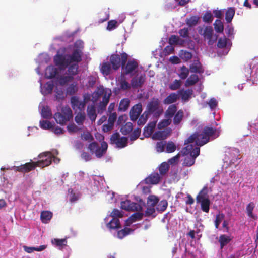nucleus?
Masks as SVG:
<instances>
[{"instance_id":"nucleus-28","label":"nucleus","mask_w":258,"mask_h":258,"mask_svg":"<svg viewBox=\"0 0 258 258\" xmlns=\"http://www.w3.org/2000/svg\"><path fill=\"white\" fill-rule=\"evenodd\" d=\"M192 94V91L189 89L184 90L182 89L178 90V94L180 95L182 100L185 101L188 100Z\"/></svg>"},{"instance_id":"nucleus-1","label":"nucleus","mask_w":258,"mask_h":258,"mask_svg":"<svg viewBox=\"0 0 258 258\" xmlns=\"http://www.w3.org/2000/svg\"><path fill=\"white\" fill-rule=\"evenodd\" d=\"M84 43L81 40H77L74 43V49L70 54H57L54 57L55 64L60 70H64L67 68V74L74 78L79 73L78 63L82 60Z\"/></svg>"},{"instance_id":"nucleus-60","label":"nucleus","mask_w":258,"mask_h":258,"mask_svg":"<svg viewBox=\"0 0 258 258\" xmlns=\"http://www.w3.org/2000/svg\"><path fill=\"white\" fill-rule=\"evenodd\" d=\"M40 126L43 129H51L53 127L52 123L47 120L40 121Z\"/></svg>"},{"instance_id":"nucleus-32","label":"nucleus","mask_w":258,"mask_h":258,"mask_svg":"<svg viewBox=\"0 0 258 258\" xmlns=\"http://www.w3.org/2000/svg\"><path fill=\"white\" fill-rule=\"evenodd\" d=\"M108 228L111 229L120 228V221L117 218H112V219L107 224Z\"/></svg>"},{"instance_id":"nucleus-33","label":"nucleus","mask_w":258,"mask_h":258,"mask_svg":"<svg viewBox=\"0 0 258 258\" xmlns=\"http://www.w3.org/2000/svg\"><path fill=\"white\" fill-rule=\"evenodd\" d=\"M149 116L150 115L145 111L137 119V125L139 126L144 125L146 123Z\"/></svg>"},{"instance_id":"nucleus-52","label":"nucleus","mask_w":258,"mask_h":258,"mask_svg":"<svg viewBox=\"0 0 258 258\" xmlns=\"http://www.w3.org/2000/svg\"><path fill=\"white\" fill-rule=\"evenodd\" d=\"M189 70L188 68H187L185 66H183L180 68L179 76L182 79H185L189 74Z\"/></svg>"},{"instance_id":"nucleus-21","label":"nucleus","mask_w":258,"mask_h":258,"mask_svg":"<svg viewBox=\"0 0 258 258\" xmlns=\"http://www.w3.org/2000/svg\"><path fill=\"white\" fill-rule=\"evenodd\" d=\"M112 69V66L110 62H103L100 64V70L104 76L109 75L111 73Z\"/></svg>"},{"instance_id":"nucleus-41","label":"nucleus","mask_w":258,"mask_h":258,"mask_svg":"<svg viewBox=\"0 0 258 258\" xmlns=\"http://www.w3.org/2000/svg\"><path fill=\"white\" fill-rule=\"evenodd\" d=\"M199 20V17L197 16H193L190 17L189 18H186V23L189 27H191L196 26L198 24Z\"/></svg>"},{"instance_id":"nucleus-31","label":"nucleus","mask_w":258,"mask_h":258,"mask_svg":"<svg viewBox=\"0 0 258 258\" xmlns=\"http://www.w3.org/2000/svg\"><path fill=\"white\" fill-rule=\"evenodd\" d=\"M255 208V204L251 202H250L246 207V213L247 216L252 219H255L256 218V216L253 214V211L254 208Z\"/></svg>"},{"instance_id":"nucleus-37","label":"nucleus","mask_w":258,"mask_h":258,"mask_svg":"<svg viewBox=\"0 0 258 258\" xmlns=\"http://www.w3.org/2000/svg\"><path fill=\"white\" fill-rule=\"evenodd\" d=\"M199 133H195L192 134L190 137L184 141V145H189V143H192L195 142L196 144L199 146V145L197 142L199 139Z\"/></svg>"},{"instance_id":"nucleus-17","label":"nucleus","mask_w":258,"mask_h":258,"mask_svg":"<svg viewBox=\"0 0 258 258\" xmlns=\"http://www.w3.org/2000/svg\"><path fill=\"white\" fill-rule=\"evenodd\" d=\"M189 70L191 73L203 74L204 72V69L199 61V60H195L189 67Z\"/></svg>"},{"instance_id":"nucleus-29","label":"nucleus","mask_w":258,"mask_h":258,"mask_svg":"<svg viewBox=\"0 0 258 258\" xmlns=\"http://www.w3.org/2000/svg\"><path fill=\"white\" fill-rule=\"evenodd\" d=\"M51 242L52 244L58 247L59 249H61L63 247L67 246V240L66 238L57 239L54 238L52 240Z\"/></svg>"},{"instance_id":"nucleus-64","label":"nucleus","mask_w":258,"mask_h":258,"mask_svg":"<svg viewBox=\"0 0 258 258\" xmlns=\"http://www.w3.org/2000/svg\"><path fill=\"white\" fill-rule=\"evenodd\" d=\"M117 27V21L115 20H112L108 22L107 29L111 31Z\"/></svg>"},{"instance_id":"nucleus-4","label":"nucleus","mask_w":258,"mask_h":258,"mask_svg":"<svg viewBox=\"0 0 258 258\" xmlns=\"http://www.w3.org/2000/svg\"><path fill=\"white\" fill-rule=\"evenodd\" d=\"M216 129L212 127L205 126L201 133H199V139L197 142L199 146H202L209 142L210 138H216L218 135H216Z\"/></svg>"},{"instance_id":"nucleus-2","label":"nucleus","mask_w":258,"mask_h":258,"mask_svg":"<svg viewBox=\"0 0 258 258\" xmlns=\"http://www.w3.org/2000/svg\"><path fill=\"white\" fill-rule=\"evenodd\" d=\"M145 111L156 119L163 113V108L161 100L157 97L152 98L147 103Z\"/></svg>"},{"instance_id":"nucleus-14","label":"nucleus","mask_w":258,"mask_h":258,"mask_svg":"<svg viewBox=\"0 0 258 258\" xmlns=\"http://www.w3.org/2000/svg\"><path fill=\"white\" fill-rule=\"evenodd\" d=\"M38 157L41 159L37 161H59L60 159L52 154L50 152H45L40 154Z\"/></svg>"},{"instance_id":"nucleus-35","label":"nucleus","mask_w":258,"mask_h":258,"mask_svg":"<svg viewBox=\"0 0 258 258\" xmlns=\"http://www.w3.org/2000/svg\"><path fill=\"white\" fill-rule=\"evenodd\" d=\"M173 123L174 125H178L182 120L183 118V112L182 110H178L173 116Z\"/></svg>"},{"instance_id":"nucleus-49","label":"nucleus","mask_w":258,"mask_h":258,"mask_svg":"<svg viewBox=\"0 0 258 258\" xmlns=\"http://www.w3.org/2000/svg\"><path fill=\"white\" fill-rule=\"evenodd\" d=\"M133 230L129 228H124L117 232V236L119 239H122L130 234Z\"/></svg>"},{"instance_id":"nucleus-39","label":"nucleus","mask_w":258,"mask_h":258,"mask_svg":"<svg viewBox=\"0 0 258 258\" xmlns=\"http://www.w3.org/2000/svg\"><path fill=\"white\" fill-rule=\"evenodd\" d=\"M86 118L84 112L80 111L75 116V121L78 125H83Z\"/></svg>"},{"instance_id":"nucleus-56","label":"nucleus","mask_w":258,"mask_h":258,"mask_svg":"<svg viewBox=\"0 0 258 258\" xmlns=\"http://www.w3.org/2000/svg\"><path fill=\"white\" fill-rule=\"evenodd\" d=\"M193 146L192 145H187V146L184 147L181 151V154L183 157L186 156H189L191 150Z\"/></svg>"},{"instance_id":"nucleus-48","label":"nucleus","mask_w":258,"mask_h":258,"mask_svg":"<svg viewBox=\"0 0 258 258\" xmlns=\"http://www.w3.org/2000/svg\"><path fill=\"white\" fill-rule=\"evenodd\" d=\"M103 93L104 89L103 88H98L92 94V101L94 102H96L98 99L102 96Z\"/></svg>"},{"instance_id":"nucleus-55","label":"nucleus","mask_w":258,"mask_h":258,"mask_svg":"<svg viewBox=\"0 0 258 258\" xmlns=\"http://www.w3.org/2000/svg\"><path fill=\"white\" fill-rule=\"evenodd\" d=\"M128 139L125 137H122L116 144V146L119 148H122L127 145Z\"/></svg>"},{"instance_id":"nucleus-23","label":"nucleus","mask_w":258,"mask_h":258,"mask_svg":"<svg viewBox=\"0 0 258 258\" xmlns=\"http://www.w3.org/2000/svg\"><path fill=\"white\" fill-rule=\"evenodd\" d=\"M57 73L58 71L57 68L52 66H48L45 70V75L46 78L52 79L54 78Z\"/></svg>"},{"instance_id":"nucleus-59","label":"nucleus","mask_w":258,"mask_h":258,"mask_svg":"<svg viewBox=\"0 0 258 258\" xmlns=\"http://www.w3.org/2000/svg\"><path fill=\"white\" fill-rule=\"evenodd\" d=\"M192 57V54L191 52L187 51L182 50L181 51L180 57L184 61H188Z\"/></svg>"},{"instance_id":"nucleus-9","label":"nucleus","mask_w":258,"mask_h":258,"mask_svg":"<svg viewBox=\"0 0 258 258\" xmlns=\"http://www.w3.org/2000/svg\"><path fill=\"white\" fill-rule=\"evenodd\" d=\"M71 104L72 109L75 111H83L85 108V102L80 101L79 98L76 96L71 97Z\"/></svg>"},{"instance_id":"nucleus-5","label":"nucleus","mask_w":258,"mask_h":258,"mask_svg":"<svg viewBox=\"0 0 258 258\" xmlns=\"http://www.w3.org/2000/svg\"><path fill=\"white\" fill-rule=\"evenodd\" d=\"M128 58V55L123 52L120 56L117 54H112L110 57V63L112 66V69L116 71L119 69L121 66L122 68L125 66Z\"/></svg>"},{"instance_id":"nucleus-16","label":"nucleus","mask_w":258,"mask_h":258,"mask_svg":"<svg viewBox=\"0 0 258 258\" xmlns=\"http://www.w3.org/2000/svg\"><path fill=\"white\" fill-rule=\"evenodd\" d=\"M185 40H184L180 37L175 35H172L169 38L168 43L170 45H179L180 46H184L185 43Z\"/></svg>"},{"instance_id":"nucleus-7","label":"nucleus","mask_w":258,"mask_h":258,"mask_svg":"<svg viewBox=\"0 0 258 258\" xmlns=\"http://www.w3.org/2000/svg\"><path fill=\"white\" fill-rule=\"evenodd\" d=\"M120 205L121 209L127 211H141L142 210V207L140 204L128 200L122 201Z\"/></svg>"},{"instance_id":"nucleus-62","label":"nucleus","mask_w":258,"mask_h":258,"mask_svg":"<svg viewBox=\"0 0 258 258\" xmlns=\"http://www.w3.org/2000/svg\"><path fill=\"white\" fill-rule=\"evenodd\" d=\"M121 137H120V134L116 132L115 133H113L110 138V143L112 144H116L117 142L119 141Z\"/></svg>"},{"instance_id":"nucleus-19","label":"nucleus","mask_w":258,"mask_h":258,"mask_svg":"<svg viewBox=\"0 0 258 258\" xmlns=\"http://www.w3.org/2000/svg\"><path fill=\"white\" fill-rule=\"evenodd\" d=\"M125 74L127 75L132 73L138 67V62L134 60H129L126 63L125 66Z\"/></svg>"},{"instance_id":"nucleus-36","label":"nucleus","mask_w":258,"mask_h":258,"mask_svg":"<svg viewBox=\"0 0 258 258\" xmlns=\"http://www.w3.org/2000/svg\"><path fill=\"white\" fill-rule=\"evenodd\" d=\"M130 101L128 98L121 99L119 105L118 109L121 111H125L129 107Z\"/></svg>"},{"instance_id":"nucleus-12","label":"nucleus","mask_w":258,"mask_h":258,"mask_svg":"<svg viewBox=\"0 0 258 258\" xmlns=\"http://www.w3.org/2000/svg\"><path fill=\"white\" fill-rule=\"evenodd\" d=\"M44 162H26L24 165L16 167L17 170L22 172H28L37 166H40L41 163Z\"/></svg>"},{"instance_id":"nucleus-25","label":"nucleus","mask_w":258,"mask_h":258,"mask_svg":"<svg viewBox=\"0 0 258 258\" xmlns=\"http://www.w3.org/2000/svg\"><path fill=\"white\" fill-rule=\"evenodd\" d=\"M169 162H162L158 166V169L159 171V175L162 177L165 176L168 173L170 165L168 164Z\"/></svg>"},{"instance_id":"nucleus-20","label":"nucleus","mask_w":258,"mask_h":258,"mask_svg":"<svg viewBox=\"0 0 258 258\" xmlns=\"http://www.w3.org/2000/svg\"><path fill=\"white\" fill-rule=\"evenodd\" d=\"M87 114L92 122H94L97 117L96 110L94 104L89 105L87 108Z\"/></svg>"},{"instance_id":"nucleus-38","label":"nucleus","mask_w":258,"mask_h":258,"mask_svg":"<svg viewBox=\"0 0 258 258\" xmlns=\"http://www.w3.org/2000/svg\"><path fill=\"white\" fill-rule=\"evenodd\" d=\"M24 250L29 253L33 252L34 251H41L46 248V245H40L39 247H28L27 246H23Z\"/></svg>"},{"instance_id":"nucleus-54","label":"nucleus","mask_w":258,"mask_h":258,"mask_svg":"<svg viewBox=\"0 0 258 258\" xmlns=\"http://www.w3.org/2000/svg\"><path fill=\"white\" fill-rule=\"evenodd\" d=\"M74 79V77L68 75L67 76H61L59 78V81L61 85H64L69 82H72Z\"/></svg>"},{"instance_id":"nucleus-42","label":"nucleus","mask_w":258,"mask_h":258,"mask_svg":"<svg viewBox=\"0 0 258 258\" xmlns=\"http://www.w3.org/2000/svg\"><path fill=\"white\" fill-rule=\"evenodd\" d=\"M40 217L43 223H47L51 219L52 213L50 211H43L41 212Z\"/></svg>"},{"instance_id":"nucleus-63","label":"nucleus","mask_w":258,"mask_h":258,"mask_svg":"<svg viewBox=\"0 0 258 258\" xmlns=\"http://www.w3.org/2000/svg\"><path fill=\"white\" fill-rule=\"evenodd\" d=\"M176 150L175 144L172 142H168L166 146V150L167 153H172Z\"/></svg>"},{"instance_id":"nucleus-46","label":"nucleus","mask_w":258,"mask_h":258,"mask_svg":"<svg viewBox=\"0 0 258 258\" xmlns=\"http://www.w3.org/2000/svg\"><path fill=\"white\" fill-rule=\"evenodd\" d=\"M167 206L168 202L166 200H161L157 204L156 210L159 212H163L166 209Z\"/></svg>"},{"instance_id":"nucleus-27","label":"nucleus","mask_w":258,"mask_h":258,"mask_svg":"<svg viewBox=\"0 0 258 258\" xmlns=\"http://www.w3.org/2000/svg\"><path fill=\"white\" fill-rule=\"evenodd\" d=\"M178 98V94L175 93H172L164 99L163 103L165 104H170L175 102Z\"/></svg>"},{"instance_id":"nucleus-13","label":"nucleus","mask_w":258,"mask_h":258,"mask_svg":"<svg viewBox=\"0 0 258 258\" xmlns=\"http://www.w3.org/2000/svg\"><path fill=\"white\" fill-rule=\"evenodd\" d=\"M162 177L157 172H152L145 179V182L148 184H157L161 180Z\"/></svg>"},{"instance_id":"nucleus-6","label":"nucleus","mask_w":258,"mask_h":258,"mask_svg":"<svg viewBox=\"0 0 258 258\" xmlns=\"http://www.w3.org/2000/svg\"><path fill=\"white\" fill-rule=\"evenodd\" d=\"M202 29L199 30V33L203 36L205 40L208 41L209 45H213L217 40L218 36L214 34L213 29L211 26H206L202 33Z\"/></svg>"},{"instance_id":"nucleus-43","label":"nucleus","mask_w":258,"mask_h":258,"mask_svg":"<svg viewBox=\"0 0 258 258\" xmlns=\"http://www.w3.org/2000/svg\"><path fill=\"white\" fill-rule=\"evenodd\" d=\"M199 80V77L196 74H191L186 81V86H192Z\"/></svg>"},{"instance_id":"nucleus-40","label":"nucleus","mask_w":258,"mask_h":258,"mask_svg":"<svg viewBox=\"0 0 258 258\" xmlns=\"http://www.w3.org/2000/svg\"><path fill=\"white\" fill-rule=\"evenodd\" d=\"M143 213L141 212H136L133 214L128 218V221H130V223H133L137 221L141 220L142 219L143 217Z\"/></svg>"},{"instance_id":"nucleus-11","label":"nucleus","mask_w":258,"mask_h":258,"mask_svg":"<svg viewBox=\"0 0 258 258\" xmlns=\"http://www.w3.org/2000/svg\"><path fill=\"white\" fill-rule=\"evenodd\" d=\"M225 155L227 157L225 159L229 161H235L240 159L242 156L240 154L239 150L236 148H231L225 151Z\"/></svg>"},{"instance_id":"nucleus-8","label":"nucleus","mask_w":258,"mask_h":258,"mask_svg":"<svg viewBox=\"0 0 258 258\" xmlns=\"http://www.w3.org/2000/svg\"><path fill=\"white\" fill-rule=\"evenodd\" d=\"M142 111L143 107L141 103H138L134 105L131 108L129 112L130 120L133 122L137 121Z\"/></svg>"},{"instance_id":"nucleus-45","label":"nucleus","mask_w":258,"mask_h":258,"mask_svg":"<svg viewBox=\"0 0 258 258\" xmlns=\"http://www.w3.org/2000/svg\"><path fill=\"white\" fill-rule=\"evenodd\" d=\"M159 201L158 197L155 195H150L147 199V204L149 206L155 207Z\"/></svg>"},{"instance_id":"nucleus-30","label":"nucleus","mask_w":258,"mask_h":258,"mask_svg":"<svg viewBox=\"0 0 258 258\" xmlns=\"http://www.w3.org/2000/svg\"><path fill=\"white\" fill-rule=\"evenodd\" d=\"M231 238L230 236L225 234L221 235L219 237V242L220 244V248L223 249V247L227 245L231 241Z\"/></svg>"},{"instance_id":"nucleus-51","label":"nucleus","mask_w":258,"mask_h":258,"mask_svg":"<svg viewBox=\"0 0 258 258\" xmlns=\"http://www.w3.org/2000/svg\"><path fill=\"white\" fill-rule=\"evenodd\" d=\"M214 28L217 33H222L224 30V26L221 20L217 19L214 24Z\"/></svg>"},{"instance_id":"nucleus-10","label":"nucleus","mask_w":258,"mask_h":258,"mask_svg":"<svg viewBox=\"0 0 258 258\" xmlns=\"http://www.w3.org/2000/svg\"><path fill=\"white\" fill-rule=\"evenodd\" d=\"M171 132L172 130L171 128H165L163 130L156 131L154 134H153L152 138L153 140H165L170 135Z\"/></svg>"},{"instance_id":"nucleus-61","label":"nucleus","mask_w":258,"mask_h":258,"mask_svg":"<svg viewBox=\"0 0 258 258\" xmlns=\"http://www.w3.org/2000/svg\"><path fill=\"white\" fill-rule=\"evenodd\" d=\"M200 148L199 147H196L195 148H192L191 150L190 154L189 157L191 158L190 159L192 160H195L196 157L200 154Z\"/></svg>"},{"instance_id":"nucleus-15","label":"nucleus","mask_w":258,"mask_h":258,"mask_svg":"<svg viewBox=\"0 0 258 258\" xmlns=\"http://www.w3.org/2000/svg\"><path fill=\"white\" fill-rule=\"evenodd\" d=\"M145 75H141L133 77L131 81L132 86L134 88L141 87L145 81Z\"/></svg>"},{"instance_id":"nucleus-44","label":"nucleus","mask_w":258,"mask_h":258,"mask_svg":"<svg viewBox=\"0 0 258 258\" xmlns=\"http://www.w3.org/2000/svg\"><path fill=\"white\" fill-rule=\"evenodd\" d=\"M235 14V9L233 7H230L228 9L225 13V20L227 22H230Z\"/></svg>"},{"instance_id":"nucleus-26","label":"nucleus","mask_w":258,"mask_h":258,"mask_svg":"<svg viewBox=\"0 0 258 258\" xmlns=\"http://www.w3.org/2000/svg\"><path fill=\"white\" fill-rule=\"evenodd\" d=\"M209 199L208 195V188L207 186H205L196 197V200L197 202L204 200V199Z\"/></svg>"},{"instance_id":"nucleus-3","label":"nucleus","mask_w":258,"mask_h":258,"mask_svg":"<svg viewBox=\"0 0 258 258\" xmlns=\"http://www.w3.org/2000/svg\"><path fill=\"white\" fill-rule=\"evenodd\" d=\"M72 118V111L68 106L62 107L60 112L55 113L54 115L56 122L61 125H65Z\"/></svg>"},{"instance_id":"nucleus-24","label":"nucleus","mask_w":258,"mask_h":258,"mask_svg":"<svg viewBox=\"0 0 258 258\" xmlns=\"http://www.w3.org/2000/svg\"><path fill=\"white\" fill-rule=\"evenodd\" d=\"M177 110V108L176 105H170L165 111V117L171 119L173 116L176 114Z\"/></svg>"},{"instance_id":"nucleus-22","label":"nucleus","mask_w":258,"mask_h":258,"mask_svg":"<svg viewBox=\"0 0 258 258\" xmlns=\"http://www.w3.org/2000/svg\"><path fill=\"white\" fill-rule=\"evenodd\" d=\"M107 148V143L106 142L103 141L101 143V147H99L98 146L96 151L94 153L97 157L100 158L106 153Z\"/></svg>"},{"instance_id":"nucleus-34","label":"nucleus","mask_w":258,"mask_h":258,"mask_svg":"<svg viewBox=\"0 0 258 258\" xmlns=\"http://www.w3.org/2000/svg\"><path fill=\"white\" fill-rule=\"evenodd\" d=\"M200 204L201 208L203 212L208 213L210 209V200L209 199H204V200L197 202Z\"/></svg>"},{"instance_id":"nucleus-50","label":"nucleus","mask_w":258,"mask_h":258,"mask_svg":"<svg viewBox=\"0 0 258 258\" xmlns=\"http://www.w3.org/2000/svg\"><path fill=\"white\" fill-rule=\"evenodd\" d=\"M41 115L43 118L48 119L51 117L52 113L48 106H44L41 110Z\"/></svg>"},{"instance_id":"nucleus-47","label":"nucleus","mask_w":258,"mask_h":258,"mask_svg":"<svg viewBox=\"0 0 258 258\" xmlns=\"http://www.w3.org/2000/svg\"><path fill=\"white\" fill-rule=\"evenodd\" d=\"M172 122L171 119H164L161 120L157 125V127L159 130L164 129L167 128V127Z\"/></svg>"},{"instance_id":"nucleus-53","label":"nucleus","mask_w":258,"mask_h":258,"mask_svg":"<svg viewBox=\"0 0 258 258\" xmlns=\"http://www.w3.org/2000/svg\"><path fill=\"white\" fill-rule=\"evenodd\" d=\"M181 84L182 82L181 80H175L169 85V88L171 90H176L180 88Z\"/></svg>"},{"instance_id":"nucleus-57","label":"nucleus","mask_w":258,"mask_h":258,"mask_svg":"<svg viewBox=\"0 0 258 258\" xmlns=\"http://www.w3.org/2000/svg\"><path fill=\"white\" fill-rule=\"evenodd\" d=\"M224 214L223 213H219L216 216V219L214 221L215 226L216 229L218 228L220 224L224 218Z\"/></svg>"},{"instance_id":"nucleus-18","label":"nucleus","mask_w":258,"mask_h":258,"mask_svg":"<svg viewBox=\"0 0 258 258\" xmlns=\"http://www.w3.org/2000/svg\"><path fill=\"white\" fill-rule=\"evenodd\" d=\"M157 121L150 122L144 128V135L146 137H150L153 133L156 126Z\"/></svg>"},{"instance_id":"nucleus-58","label":"nucleus","mask_w":258,"mask_h":258,"mask_svg":"<svg viewBox=\"0 0 258 258\" xmlns=\"http://www.w3.org/2000/svg\"><path fill=\"white\" fill-rule=\"evenodd\" d=\"M213 16L210 11H207L203 17V20L205 23H210L213 21Z\"/></svg>"}]
</instances>
